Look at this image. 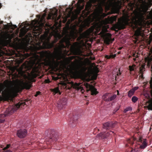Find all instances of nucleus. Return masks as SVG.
I'll use <instances>...</instances> for the list:
<instances>
[{
  "label": "nucleus",
  "mask_w": 152,
  "mask_h": 152,
  "mask_svg": "<svg viewBox=\"0 0 152 152\" xmlns=\"http://www.w3.org/2000/svg\"><path fill=\"white\" fill-rule=\"evenodd\" d=\"M71 38V35L67 34L60 40L55 49L56 56L47 51L35 52L31 60L32 63L34 65L32 72H37L42 64L50 67L56 65L57 61L55 60V57L57 58L58 60H60L63 56L69 55V50L75 55L66 58L70 62L74 59L75 63L82 60L83 58L80 56L82 55L81 49L83 46H86V41L84 42L83 40L86 39V31L81 34L77 39L78 41L75 42L72 45L70 42Z\"/></svg>",
  "instance_id": "f257e3e1"
},
{
  "label": "nucleus",
  "mask_w": 152,
  "mask_h": 152,
  "mask_svg": "<svg viewBox=\"0 0 152 152\" xmlns=\"http://www.w3.org/2000/svg\"><path fill=\"white\" fill-rule=\"evenodd\" d=\"M57 16L58 13L57 12L54 13H50L47 17L46 13H43L41 16L40 15H37V19L32 20L31 23V25L33 31H35L41 30L42 28L44 27L45 25H47V24L46 23L47 20L45 19L46 18H47V20L52 19L53 21H56L58 19ZM34 32L36 34H37V33H39L38 31Z\"/></svg>",
  "instance_id": "f03ea898"
},
{
  "label": "nucleus",
  "mask_w": 152,
  "mask_h": 152,
  "mask_svg": "<svg viewBox=\"0 0 152 152\" xmlns=\"http://www.w3.org/2000/svg\"><path fill=\"white\" fill-rule=\"evenodd\" d=\"M86 81L96 79L99 70L94 64L91 63V60L94 59V57L91 50L86 48Z\"/></svg>",
  "instance_id": "7ed1b4c3"
},
{
  "label": "nucleus",
  "mask_w": 152,
  "mask_h": 152,
  "mask_svg": "<svg viewBox=\"0 0 152 152\" xmlns=\"http://www.w3.org/2000/svg\"><path fill=\"white\" fill-rule=\"evenodd\" d=\"M61 37V36L59 34H57L55 36V40L50 42V40L51 37L48 35L44 34L41 36V43H39L38 45L39 47L38 49H51L54 47V44L58 40L60 39Z\"/></svg>",
  "instance_id": "20e7f679"
},
{
  "label": "nucleus",
  "mask_w": 152,
  "mask_h": 152,
  "mask_svg": "<svg viewBox=\"0 0 152 152\" xmlns=\"http://www.w3.org/2000/svg\"><path fill=\"white\" fill-rule=\"evenodd\" d=\"M47 137L46 140L49 142L56 141L59 138L58 133L53 130H52L50 132Z\"/></svg>",
  "instance_id": "39448f33"
},
{
  "label": "nucleus",
  "mask_w": 152,
  "mask_h": 152,
  "mask_svg": "<svg viewBox=\"0 0 152 152\" xmlns=\"http://www.w3.org/2000/svg\"><path fill=\"white\" fill-rule=\"evenodd\" d=\"M107 31V28L106 27H104L102 29V31L100 33L104 39V42L107 44H109V42L111 41L110 37L111 35L109 33L105 32Z\"/></svg>",
  "instance_id": "423d86ee"
},
{
  "label": "nucleus",
  "mask_w": 152,
  "mask_h": 152,
  "mask_svg": "<svg viewBox=\"0 0 152 152\" xmlns=\"http://www.w3.org/2000/svg\"><path fill=\"white\" fill-rule=\"evenodd\" d=\"M78 119L77 115H70L68 119L69 126L72 127H75L77 125Z\"/></svg>",
  "instance_id": "0eeeda50"
},
{
  "label": "nucleus",
  "mask_w": 152,
  "mask_h": 152,
  "mask_svg": "<svg viewBox=\"0 0 152 152\" xmlns=\"http://www.w3.org/2000/svg\"><path fill=\"white\" fill-rule=\"evenodd\" d=\"M86 0H78L77 3L75 4V7L76 8V11L78 14L80 13L81 11L84 8Z\"/></svg>",
  "instance_id": "6e6552de"
},
{
  "label": "nucleus",
  "mask_w": 152,
  "mask_h": 152,
  "mask_svg": "<svg viewBox=\"0 0 152 152\" xmlns=\"http://www.w3.org/2000/svg\"><path fill=\"white\" fill-rule=\"evenodd\" d=\"M129 20L128 17L126 16L119 19L118 24L119 26L123 27L125 25L128 24Z\"/></svg>",
  "instance_id": "1a4fd4ad"
},
{
  "label": "nucleus",
  "mask_w": 152,
  "mask_h": 152,
  "mask_svg": "<svg viewBox=\"0 0 152 152\" xmlns=\"http://www.w3.org/2000/svg\"><path fill=\"white\" fill-rule=\"evenodd\" d=\"M86 91L90 90L91 92L92 95H96L97 93L96 89L94 86L88 83H86Z\"/></svg>",
  "instance_id": "9d476101"
},
{
  "label": "nucleus",
  "mask_w": 152,
  "mask_h": 152,
  "mask_svg": "<svg viewBox=\"0 0 152 152\" xmlns=\"http://www.w3.org/2000/svg\"><path fill=\"white\" fill-rule=\"evenodd\" d=\"M27 134V131L25 129H20L18 130L17 135L18 137L20 138L25 137Z\"/></svg>",
  "instance_id": "9b49d317"
},
{
  "label": "nucleus",
  "mask_w": 152,
  "mask_h": 152,
  "mask_svg": "<svg viewBox=\"0 0 152 152\" xmlns=\"http://www.w3.org/2000/svg\"><path fill=\"white\" fill-rule=\"evenodd\" d=\"M103 128L106 129H110L114 127L115 126V124L112 122H107L103 124Z\"/></svg>",
  "instance_id": "f8f14e48"
},
{
  "label": "nucleus",
  "mask_w": 152,
  "mask_h": 152,
  "mask_svg": "<svg viewBox=\"0 0 152 152\" xmlns=\"http://www.w3.org/2000/svg\"><path fill=\"white\" fill-rule=\"evenodd\" d=\"M116 16H114L113 17H111L110 18H106L105 19L104 21V23L105 24L107 23H112L114 21L116 20Z\"/></svg>",
  "instance_id": "ddd939ff"
},
{
  "label": "nucleus",
  "mask_w": 152,
  "mask_h": 152,
  "mask_svg": "<svg viewBox=\"0 0 152 152\" xmlns=\"http://www.w3.org/2000/svg\"><path fill=\"white\" fill-rule=\"evenodd\" d=\"M21 86L23 89H29L31 87V85L27 82H23Z\"/></svg>",
  "instance_id": "4468645a"
},
{
  "label": "nucleus",
  "mask_w": 152,
  "mask_h": 152,
  "mask_svg": "<svg viewBox=\"0 0 152 152\" xmlns=\"http://www.w3.org/2000/svg\"><path fill=\"white\" fill-rule=\"evenodd\" d=\"M150 86L152 88L151 94L152 95V77H151L150 82ZM148 110H152V99L149 102V104L147 106Z\"/></svg>",
  "instance_id": "2eb2a0df"
},
{
  "label": "nucleus",
  "mask_w": 152,
  "mask_h": 152,
  "mask_svg": "<svg viewBox=\"0 0 152 152\" xmlns=\"http://www.w3.org/2000/svg\"><path fill=\"white\" fill-rule=\"evenodd\" d=\"M57 106L59 109H61L66 104V102H63L62 100L58 101L57 103Z\"/></svg>",
  "instance_id": "dca6fc26"
},
{
  "label": "nucleus",
  "mask_w": 152,
  "mask_h": 152,
  "mask_svg": "<svg viewBox=\"0 0 152 152\" xmlns=\"http://www.w3.org/2000/svg\"><path fill=\"white\" fill-rule=\"evenodd\" d=\"M4 97L6 101L11 100L12 99V96L9 93L5 94L4 95Z\"/></svg>",
  "instance_id": "f3484780"
},
{
  "label": "nucleus",
  "mask_w": 152,
  "mask_h": 152,
  "mask_svg": "<svg viewBox=\"0 0 152 152\" xmlns=\"http://www.w3.org/2000/svg\"><path fill=\"white\" fill-rule=\"evenodd\" d=\"M145 65V64L142 65L141 67L140 68V76L142 78H143L142 73L144 71V67Z\"/></svg>",
  "instance_id": "a211bd4d"
},
{
  "label": "nucleus",
  "mask_w": 152,
  "mask_h": 152,
  "mask_svg": "<svg viewBox=\"0 0 152 152\" xmlns=\"http://www.w3.org/2000/svg\"><path fill=\"white\" fill-rule=\"evenodd\" d=\"M105 0H90L92 2H95L96 1H98L101 5H104L105 4Z\"/></svg>",
  "instance_id": "6ab92c4d"
},
{
  "label": "nucleus",
  "mask_w": 152,
  "mask_h": 152,
  "mask_svg": "<svg viewBox=\"0 0 152 152\" xmlns=\"http://www.w3.org/2000/svg\"><path fill=\"white\" fill-rule=\"evenodd\" d=\"M141 28L140 27H139L135 31V34L136 36L139 35H141L142 36L143 34L141 33Z\"/></svg>",
  "instance_id": "aec40b11"
},
{
  "label": "nucleus",
  "mask_w": 152,
  "mask_h": 152,
  "mask_svg": "<svg viewBox=\"0 0 152 152\" xmlns=\"http://www.w3.org/2000/svg\"><path fill=\"white\" fill-rule=\"evenodd\" d=\"M37 52V51H36V50H35V51H34V53H30V54H29V53H26V54H25V55H26V56H25H25H24V57H25V58H27V57H29V56H31V54H33V55H32V57H31V60H30V62H31V64H32V66H34V65H33L32 64V62H31V60H32V58H33V55H34V53H35V52Z\"/></svg>",
  "instance_id": "412c9836"
},
{
  "label": "nucleus",
  "mask_w": 152,
  "mask_h": 152,
  "mask_svg": "<svg viewBox=\"0 0 152 152\" xmlns=\"http://www.w3.org/2000/svg\"><path fill=\"white\" fill-rule=\"evenodd\" d=\"M10 146V144L7 145L3 149V151L2 152H12V151L10 150H7L8 148H9Z\"/></svg>",
  "instance_id": "4be33fe9"
},
{
  "label": "nucleus",
  "mask_w": 152,
  "mask_h": 152,
  "mask_svg": "<svg viewBox=\"0 0 152 152\" xmlns=\"http://www.w3.org/2000/svg\"><path fill=\"white\" fill-rule=\"evenodd\" d=\"M22 104V103L19 102L16 104L13 107V110L16 111L20 107V106Z\"/></svg>",
  "instance_id": "5701e85b"
},
{
  "label": "nucleus",
  "mask_w": 152,
  "mask_h": 152,
  "mask_svg": "<svg viewBox=\"0 0 152 152\" xmlns=\"http://www.w3.org/2000/svg\"><path fill=\"white\" fill-rule=\"evenodd\" d=\"M84 85L86 86V82L85 81H86V59H84Z\"/></svg>",
  "instance_id": "b1692460"
},
{
  "label": "nucleus",
  "mask_w": 152,
  "mask_h": 152,
  "mask_svg": "<svg viewBox=\"0 0 152 152\" xmlns=\"http://www.w3.org/2000/svg\"><path fill=\"white\" fill-rule=\"evenodd\" d=\"M144 141L142 145L140 146V148L141 149H144L147 146V143L146 141V140L145 139H144Z\"/></svg>",
  "instance_id": "393cba45"
},
{
  "label": "nucleus",
  "mask_w": 152,
  "mask_h": 152,
  "mask_svg": "<svg viewBox=\"0 0 152 152\" xmlns=\"http://www.w3.org/2000/svg\"><path fill=\"white\" fill-rule=\"evenodd\" d=\"M108 94L106 93L104 94L102 96V99L106 101H108V98H107V97L108 96Z\"/></svg>",
  "instance_id": "a878e982"
},
{
  "label": "nucleus",
  "mask_w": 152,
  "mask_h": 152,
  "mask_svg": "<svg viewBox=\"0 0 152 152\" xmlns=\"http://www.w3.org/2000/svg\"><path fill=\"white\" fill-rule=\"evenodd\" d=\"M134 16L133 17V20H134L136 22V19L138 17V13L137 12L135 13V12H134Z\"/></svg>",
  "instance_id": "bb28decb"
},
{
  "label": "nucleus",
  "mask_w": 152,
  "mask_h": 152,
  "mask_svg": "<svg viewBox=\"0 0 152 152\" xmlns=\"http://www.w3.org/2000/svg\"><path fill=\"white\" fill-rule=\"evenodd\" d=\"M134 90L132 89L128 92V96L129 97H131L134 94Z\"/></svg>",
  "instance_id": "cd10ccee"
},
{
  "label": "nucleus",
  "mask_w": 152,
  "mask_h": 152,
  "mask_svg": "<svg viewBox=\"0 0 152 152\" xmlns=\"http://www.w3.org/2000/svg\"><path fill=\"white\" fill-rule=\"evenodd\" d=\"M27 67V65L25 63H24L20 67V68L21 71H22L24 68L26 69Z\"/></svg>",
  "instance_id": "c85d7f7f"
},
{
  "label": "nucleus",
  "mask_w": 152,
  "mask_h": 152,
  "mask_svg": "<svg viewBox=\"0 0 152 152\" xmlns=\"http://www.w3.org/2000/svg\"><path fill=\"white\" fill-rule=\"evenodd\" d=\"M51 91L55 93V94L57 93L59 91V88L57 87L54 88V89H51Z\"/></svg>",
  "instance_id": "c756f323"
},
{
  "label": "nucleus",
  "mask_w": 152,
  "mask_h": 152,
  "mask_svg": "<svg viewBox=\"0 0 152 152\" xmlns=\"http://www.w3.org/2000/svg\"><path fill=\"white\" fill-rule=\"evenodd\" d=\"M116 97V95L115 94H114L112 96L108 98V101H111L114 99H115Z\"/></svg>",
  "instance_id": "7c9ffc66"
},
{
  "label": "nucleus",
  "mask_w": 152,
  "mask_h": 152,
  "mask_svg": "<svg viewBox=\"0 0 152 152\" xmlns=\"http://www.w3.org/2000/svg\"><path fill=\"white\" fill-rule=\"evenodd\" d=\"M129 69L130 71H132L134 70L136 68V66L135 65L133 64L132 66H129Z\"/></svg>",
  "instance_id": "2f4dec72"
},
{
  "label": "nucleus",
  "mask_w": 152,
  "mask_h": 152,
  "mask_svg": "<svg viewBox=\"0 0 152 152\" xmlns=\"http://www.w3.org/2000/svg\"><path fill=\"white\" fill-rule=\"evenodd\" d=\"M72 85L75 88H78L79 87V86H80V83H74L73 82H72Z\"/></svg>",
  "instance_id": "473e14b6"
},
{
  "label": "nucleus",
  "mask_w": 152,
  "mask_h": 152,
  "mask_svg": "<svg viewBox=\"0 0 152 152\" xmlns=\"http://www.w3.org/2000/svg\"><path fill=\"white\" fill-rule=\"evenodd\" d=\"M138 98L136 96H134L132 97V100L133 102H135L138 100Z\"/></svg>",
  "instance_id": "72a5a7b5"
},
{
  "label": "nucleus",
  "mask_w": 152,
  "mask_h": 152,
  "mask_svg": "<svg viewBox=\"0 0 152 152\" xmlns=\"http://www.w3.org/2000/svg\"><path fill=\"white\" fill-rule=\"evenodd\" d=\"M132 110V108L130 107H126V109H125L124 110V113H126L127 111Z\"/></svg>",
  "instance_id": "f704fd0d"
},
{
  "label": "nucleus",
  "mask_w": 152,
  "mask_h": 152,
  "mask_svg": "<svg viewBox=\"0 0 152 152\" xmlns=\"http://www.w3.org/2000/svg\"><path fill=\"white\" fill-rule=\"evenodd\" d=\"M72 64H73L74 65L72 67V69L73 70L75 69V72H74V73L75 74H76L78 73V71L76 69V67L74 65V63H72Z\"/></svg>",
  "instance_id": "c9c22d12"
},
{
  "label": "nucleus",
  "mask_w": 152,
  "mask_h": 152,
  "mask_svg": "<svg viewBox=\"0 0 152 152\" xmlns=\"http://www.w3.org/2000/svg\"><path fill=\"white\" fill-rule=\"evenodd\" d=\"M103 9L101 7H100L99 8V10L98 11V13H97V15H99L100 14H101L102 12V11Z\"/></svg>",
  "instance_id": "e433bc0d"
},
{
  "label": "nucleus",
  "mask_w": 152,
  "mask_h": 152,
  "mask_svg": "<svg viewBox=\"0 0 152 152\" xmlns=\"http://www.w3.org/2000/svg\"><path fill=\"white\" fill-rule=\"evenodd\" d=\"M113 133V132L112 131H110V132H107V135L105 136H104V134H103V133H102V135H103V138H106L108 136V135H109V134H110L111 133Z\"/></svg>",
  "instance_id": "4c0bfd02"
},
{
  "label": "nucleus",
  "mask_w": 152,
  "mask_h": 152,
  "mask_svg": "<svg viewBox=\"0 0 152 152\" xmlns=\"http://www.w3.org/2000/svg\"><path fill=\"white\" fill-rule=\"evenodd\" d=\"M149 17L152 20V9L149 13Z\"/></svg>",
  "instance_id": "58836bf2"
},
{
  "label": "nucleus",
  "mask_w": 152,
  "mask_h": 152,
  "mask_svg": "<svg viewBox=\"0 0 152 152\" xmlns=\"http://www.w3.org/2000/svg\"><path fill=\"white\" fill-rule=\"evenodd\" d=\"M41 92L39 91H38L36 92V94L35 95V97L37 96L38 95H40V94Z\"/></svg>",
  "instance_id": "ea45409f"
},
{
  "label": "nucleus",
  "mask_w": 152,
  "mask_h": 152,
  "mask_svg": "<svg viewBox=\"0 0 152 152\" xmlns=\"http://www.w3.org/2000/svg\"><path fill=\"white\" fill-rule=\"evenodd\" d=\"M50 82L49 79H46L45 80V82L46 83H49Z\"/></svg>",
  "instance_id": "a19ab883"
},
{
  "label": "nucleus",
  "mask_w": 152,
  "mask_h": 152,
  "mask_svg": "<svg viewBox=\"0 0 152 152\" xmlns=\"http://www.w3.org/2000/svg\"><path fill=\"white\" fill-rule=\"evenodd\" d=\"M138 88V87H134V88H133L132 89L134 90V91H135L136 90H137Z\"/></svg>",
  "instance_id": "79ce46f5"
},
{
  "label": "nucleus",
  "mask_w": 152,
  "mask_h": 152,
  "mask_svg": "<svg viewBox=\"0 0 152 152\" xmlns=\"http://www.w3.org/2000/svg\"><path fill=\"white\" fill-rule=\"evenodd\" d=\"M86 7H85V9L83 11V14H84V16H85L86 15Z\"/></svg>",
  "instance_id": "37998d69"
},
{
  "label": "nucleus",
  "mask_w": 152,
  "mask_h": 152,
  "mask_svg": "<svg viewBox=\"0 0 152 152\" xmlns=\"http://www.w3.org/2000/svg\"><path fill=\"white\" fill-rule=\"evenodd\" d=\"M84 27H86V19H84Z\"/></svg>",
  "instance_id": "c03bdc74"
},
{
  "label": "nucleus",
  "mask_w": 152,
  "mask_h": 152,
  "mask_svg": "<svg viewBox=\"0 0 152 152\" xmlns=\"http://www.w3.org/2000/svg\"><path fill=\"white\" fill-rule=\"evenodd\" d=\"M115 55H116L115 54L114 55H110L111 57L114 58V57H115Z\"/></svg>",
  "instance_id": "a18cd8bd"
},
{
  "label": "nucleus",
  "mask_w": 152,
  "mask_h": 152,
  "mask_svg": "<svg viewBox=\"0 0 152 152\" xmlns=\"http://www.w3.org/2000/svg\"><path fill=\"white\" fill-rule=\"evenodd\" d=\"M106 58H111V56H110H110H108V55H106Z\"/></svg>",
  "instance_id": "49530a36"
},
{
  "label": "nucleus",
  "mask_w": 152,
  "mask_h": 152,
  "mask_svg": "<svg viewBox=\"0 0 152 152\" xmlns=\"http://www.w3.org/2000/svg\"><path fill=\"white\" fill-rule=\"evenodd\" d=\"M75 1H73L72 2V5H73L74 4H75Z\"/></svg>",
  "instance_id": "de8ad7c7"
},
{
  "label": "nucleus",
  "mask_w": 152,
  "mask_h": 152,
  "mask_svg": "<svg viewBox=\"0 0 152 152\" xmlns=\"http://www.w3.org/2000/svg\"><path fill=\"white\" fill-rule=\"evenodd\" d=\"M106 15L105 14H103V17H104L105 16H106Z\"/></svg>",
  "instance_id": "09e8293b"
},
{
  "label": "nucleus",
  "mask_w": 152,
  "mask_h": 152,
  "mask_svg": "<svg viewBox=\"0 0 152 152\" xmlns=\"http://www.w3.org/2000/svg\"><path fill=\"white\" fill-rule=\"evenodd\" d=\"M139 141L140 142H142V138H140L139 139Z\"/></svg>",
  "instance_id": "8fccbe9b"
},
{
  "label": "nucleus",
  "mask_w": 152,
  "mask_h": 152,
  "mask_svg": "<svg viewBox=\"0 0 152 152\" xmlns=\"http://www.w3.org/2000/svg\"><path fill=\"white\" fill-rule=\"evenodd\" d=\"M4 121H1V120H0V123H2Z\"/></svg>",
  "instance_id": "3c124183"
},
{
  "label": "nucleus",
  "mask_w": 152,
  "mask_h": 152,
  "mask_svg": "<svg viewBox=\"0 0 152 152\" xmlns=\"http://www.w3.org/2000/svg\"><path fill=\"white\" fill-rule=\"evenodd\" d=\"M84 89H82L81 90V92H82V93H83V92H84Z\"/></svg>",
  "instance_id": "603ef678"
},
{
  "label": "nucleus",
  "mask_w": 152,
  "mask_h": 152,
  "mask_svg": "<svg viewBox=\"0 0 152 152\" xmlns=\"http://www.w3.org/2000/svg\"><path fill=\"white\" fill-rule=\"evenodd\" d=\"M73 7H74V6H73L71 8V10H73Z\"/></svg>",
  "instance_id": "864d4df0"
},
{
  "label": "nucleus",
  "mask_w": 152,
  "mask_h": 152,
  "mask_svg": "<svg viewBox=\"0 0 152 152\" xmlns=\"http://www.w3.org/2000/svg\"><path fill=\"white\" fill-rule=\"evenodd\" d=\"M3 22L2 21H0V23L2 24V23Z\"/></svg>",
  "instance_id": "5fc2aeb1"
},
{
  "label": "nucleus",
  "mask_w": 152,
  "mask_h": 152,
  "mask_svg": "<svg viewBox=\"0 0 152 152\" xmlns=\"http://www.w3.org/2000/svg\"><path fill=\"white\" fill-rule=\"evenodd\" d=\"M88 31H86V35H87V33H88Z\"/></svg>",
  "instance_id": "6e6d98bb"
},
{
  "label": "nucleus",
  "mask_w": 152,
  "mask_h": 152,
  "mask_svg": "<svg viewBox=\"0 0 152 152\" xmlns=\"http://www.w3.org/2000/svg\"><path fill=\"white\" fill-rule=\"evenodd\" d=\"M131 152H135V151H132Z\"/></svg>",
  "instance_id": "4d7b16f0"
},
{
  "label": "nucleus",
  "mask_w": 152,
  "mask_h": 152,
  "mask_svg": "<svg viewBox=\"0 0 152 152\" xmlns=\"http://www.w3.org/2000/svg\"><path fill=\"white\" fill-rule=\"evenodd\" d=\"M15 28H16L17 27V26L16 25H15Z\"/></svg>",
  "instance_id": "13d9d810"
},
{
  "label": "nucleus",
  "mask_w": 152,
  "mask_h": 152,
  "mask_svg": "<svg viewBox=\"0 0 152 152\" xmlns=\"http://www.w3.org/2000/svg\"><path fill=\"white\" fill-rule=\"evenodd\" d=\"M93 31V29H92L91 30L90 32H91V31Z\"/></svg>",
  "instance_id": "bf43d9fd"
},
{
  "label": "nucleus",
  "mask_w": 152,
  "mask_h": 152,
  "mask_svg": "<svg viewBox=\"0 0 152 152\" xmlns=\"http://www.w3.org/2000/svg\"><path fill=\"white\" fill-rule=\"evenodd\" d=\"M23 61V60H20V62H22Z\"/></svg>",
  "instance_id": "052dcab7"
},
{
  "label": "nucleus",
  "mask_w": 152,
  "mask_h": 152,
  "mask_svg": "<svg viewBox=\"0 0 152 152\" xmlns=\"http://www.w3.org/2000/svg\"><path fill=\"white\" fill-rule=\"evenodd\" d=\"M132 6L134 5L133 4H132Z\"/></svg>",
  "instance_id": "680f3d73"
},
{
  "label": "nucleus",
  "mask_w": 152,
  "mask_h": 152,
  "mask_svg": "<svg viewBox=\"0 0 152 152\" xmlns=\"http://www.w3.org/2000/svg\"><path fill=\"white\" fill-rule=\"evenodd\" d=\"M133 59H134V60H136V59H135V58H134Z\"/></svg>",
  "instance_id": "e2e57ef3"
},
{
  "label": "nucleus",
  "mask_w": 152,
  "mask_h": 152,
  "mask_svg": "<svg viewBox=\"0 0 152 152\" xmlns=\"http://www.w3.org/2000/svg\"><path fill=\"white\" fill-rule=\"evenodd\" d=\"M121 48H119V49H121Z\"/></svg>",
  "instance_id": "0e129e2a"
},
{
  "label": "nucleus",
  "mask_w": 152,
  "mask_h": 152,
  "mask_svg": "<svg viewBox=\"0 0 152 152\" xmlns=\"http://www.w3.org/2000/svg\"><path fill=\"white\" fill-rule=\"evenodd\" d=\"M59 94H61V92H59Z\"/></svg>",
  "instance_id": "69168bd1"
},
{
  "label": "nucleus",
  "mask_w": 152,
  "mask_h": 152,
  "mask_svg": "<svg viewBox=\"0 0 152 152\" xmlns=\"http://www.w3.org/2000/svg\"><path fill=\"white\" fill-rule=\"evenodd\" d=\"M118 53H120V52H118Z\"/></svg>",
  "instance_id": "338daca9"
},
{
  "label": "nucleus",
  "mask_w": 152,
  "mask_h": 152,
  "mask_svg": "<svg viewBox=\"0 0 152 152\" xmlns=\"http://www.w3.org/2000/svg\"><path fill=\"white\" fill-rule=\"evenodd\" d=\"M135 54H134V56H135Z\"/></svg>",
  "instance_id": "774afa93"
}]
</instances>
